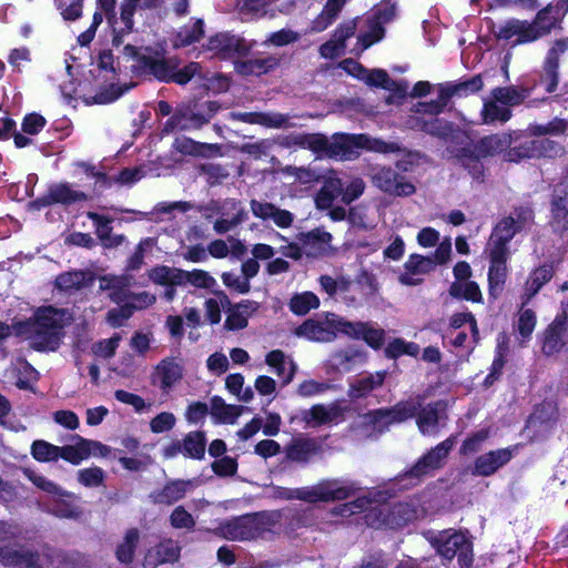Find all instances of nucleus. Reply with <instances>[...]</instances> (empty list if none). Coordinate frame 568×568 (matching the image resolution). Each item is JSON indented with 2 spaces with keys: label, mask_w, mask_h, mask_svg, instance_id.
Wrapping results in <instances>:
<instances>
[{
  "label": "nucleus",
  "mask_w": 568,
  "mask_h": 568,
  "mask_svg": "<svg viewBox=\"0 0 568 568\" xmlns=\"http://www.w3.org/2000/svg\"><path fill=\"white\" fill-rule=\"evenodd\" d=\"M332 328L354 339L364 341L373 349H379L385 343V331L373 327L367 322H349L344 318L332 322Z\"/></svg>",
  "instance_id": "6e6552de"
},
{
  "label": "nucleus",
  "mask_w": 568,
  "mask_h": 568,
  "mask_svg": "<svg viewBox=\"0 0 568 568\" xmlns=\"http://www.w3.org/2000/svg\"><path fill=\"white\" fill-rule=\"evenodd\" d=\"M456 435L448 436L445 440L424 453L413 466L399 473L393 479L400 488L409 489L420 485L425 478L434 476L442 469L456 444Z\"/></svg>",
  "instance_id": "20e7f679"
},
{
  "label": "nucleus",
  "mask_w": 568,
  "mask_h": 568,
  "mask_svg": "<svg viewBox=\"0 0 568 568\" xmlns=\"http://www.w3.org/2000/svg\"><path fill=\"white\" fill-rule=\"evenodd\" d=\"M50 197L54 204L71 205L75 202H84L88 194L82 191H75L69 183H53L48 187Z\"/></svg>",
  "instance_id": "a19ab883"
},
{
  "label": "nucleus",
  "mask_w": 568,
  "mask_h": 568,
  "mask_svg": "<svg viewBox=\"0 0 568 568\" xmlns=\"http://www.w3.org/2000/svg\"><path fill=\"white\" fill-rule=\"evenodd\" d=\"M204 36V22L197 19L191 27L183 28L178 33V47H187L199 42Z\"/></svg>",
  "instance_id": "052dcab7"
},
{
  "label": "nucleus",
  "mask_w": 568,
  "mask_h": 568,
  "mask_svg": "<svg viewBox=\"0 0 568 568\" xmlns=\"http://www.w3.org/2000/svg\"><path fill=\"white\" fill-rule=\"evenodd\" d=\"M514 142L510 133L501 132L485 135L477 141L457 148L453 152L456 163L462 166L473 180L484 182L486 176V168L484 160L494 158L503 153L506 162L519 163L526 159H539L540 152L537 151L535 140H526L517 145L511 146Z\"/></svg>",
  "instance_id": "f257e3e1"
},
{
  "label": "nucleus",
  "mask_w": 568,
  "mask_h": 568,
  "mask_svg": "<svg viewBox=\"0 0 568 568\" xmlns=\"http://www.w3.org/2000/svg\"><path fill=\"white\" fill-rule=\"evenodd\" d=\"M555 275V270L551 264H544L534 268L525 284V301L523 305L527 304L545 284L551 281Z\"/></svg>",
  "instance_id": "72a5a7b5"
},
{
  "label": "nucleus",
  "mask_w": 568,
  "mask_h": 568,
  "mask_svg": "<svg viewBox=\"0 0 568 568\" xmlns=\"http://www.w3.org/2000/svg\"><path fill=\"white\" fill-rule=\"evenodd\" d=\"M548 224L556 234L568 232V184L564 181L550 194Z\"/></svg>",
  "instance_id": "9d476101"
},
{
  "label": "nucleus",
  "mask_w": 568,
  "mask_h": 568,
  "mask_svg": "<svg viewBox=\"0 0 568 568\" xmlns=\"http://www.w3.org/2000/svg\"><path fill=\"white\" fill-rule=\"evenodd\" d=\"M568 45L565 39L556 40L548 49L541 69L539 71V84L545 88L547 93H554L559 84V61L560 55L567 50Z\"/></svg>",
  "instance_id": "1a4fd4ad"
},
{
  "label": "nucleus",
  "mask_w": 568,
  "mask_h": 568,
  "mask_svg": "<svg viewBox=\"0 0 568 568\" xmlns=\"http://www.w3.org/2000/svg\"><path fill=\"white\" fill-rule=\"evenodd\" d=\"M365 422L377 428L378 430L387 429L392 424H395L392 419L389 407L376 408L368 410L364 415Z\"/></svg>",
  "instance_id": "680f3d73"
},
{
  "label": "nucleus",
  "mask_w": 568,
  "mask_h": 568,
  "mask_svg": "<svg viewBox=\"0 0 568 568\" xmlns=\"http://www.w3.org/2000/svg\"><path fill=\"white\" fill-rule=\"evenodd\" d=\"M206 48L210 51H214L222 58H232L235 54L244 55L248 51V48L243 39L227 32H222L210 37Z\"/></svg>",
  "instance_id": "5701e85b"
},
{
  "label": "nucleus",
  "mask_w": 568,
  "mask_h": 568,
  "mask_svg": "<svg viewBox=\"0 0 568 568\" xmlns=\"http://www.w3.org/2000/svg\"><path fill=\"white\" fill-rule=\"evenodd\" d=\"M192 487L191 480H168L161 489L152 491L150 498L153 504L170 506L183 499Z\"/></svg>",
  "instance_id": "b1692460"
},
{
  "label": "nucleus",
  "mask_w": 568,
  "mask_h": 568,
  "mask_svg": "<svg viewBox=\"0 0 568 568\" xmlns=\"http://www.w3.org/2000/svg\"><path fill=\"white\" fill-rule=\"evenodd\" d=\"M140 544V530L136 527L126 529L121 541L118 542L114 549L116 560L125 566L134 561L135 551Z\"/></svg>",
  "instance_id": "f704fd0d"
},
{
  "label": "nucleus",
  "mask_w": 568,
  "mask_h": 568,
  "mask_svg": "<svg viewBox=\"0 0 568 568\" xmlns=\"http://www.w3.org/2000/svg\"><path fill=\"white\" fill-rule=\"evenodd\" d=\"M329 141L323 133H300L293 136L295 145L325 156L328 155Z\"/></svg>",
  "instance_id": "79ce46f5"
},
{
  "label": "nucleus",
  "mask_w": 568,
  "mask_h": 568,
  "mask_svg": "<svg viewBox=\"0 0 568 568\" xmlns=\"http://www.w3.org/2000/svg\"><path fill=\"white\" fill-rule=\"evenodd\" d=\"M93 442L78 436V443L75 445H64L58 447V459L72 464L79 465L82 460L87 459L91 455V445Z\"/></svg>",
  "instance_id": "58836bf2"
},
{
  "label": "nucleus",
  "mask_w": 568,
  "mask_h": 568,
  "mask_svg": "<svg viewBox=\"0 0 568 568\" xmlns=\"http://www.w3.org/2000/svg\"><path fill=\"white\" fill-rule=\"evenodd\" d=\"M173 58H165L164 54L151 47L143 48V55L139 58V64H134V72L139 75H149L159 82H165Z\"/></svg>",
  "instance_id": "9b49d317"
},
{
  "label": "nucleus",
  "mask_w": 568,
  "mask_h": 568,
  "mask_svg": "<svg viewBox=\"0 0 568 568\" xmlns=\"http://www.w3.org/2000/svg\"><path fill=\"white\" fill-rule=\"evenodd\" d=\"M514 37H517L514 41L515 44L530 43L544 38L534 21L519 19L508 20L498 32V38L501 40L509 41Z\"/></svg>",
  "instance_id": "f3484780"
},
{
  "label": "nucleus",
  "mask_w": 568,
  "mask_h": 568,
  "mask_svg": "<svg viewBox=\"0 0 568 568\" xmlns=\"http://www.w3.org/2000/svg\"><path fill=\"white\" fill-rule=\"evenodd\" d=\"M447 418V403L438 399L420 406L416 417V425L423 435H430L437 433L440 422H445Z\"/></svg>",
  "instance_id": "2eb2a0df"
},
{
  "label": "nucleus",
  "mask_w": 568,
  "mask_h": 568,
  "mask_svg": "<svg viewBox=\"0 0 568 568\" xmlns=\"http://www.w3.org/2000/svg\"><path fill=\"white\" fill-rule=\"evenodd\" d=\"M302 419L313 426H321L333 420L329 410L322 404L313 405L308 410L303 412Z\"/></svg>",
  "instance_id": "e2e57ef3"
},
{
  "label": "nucleus",
  "mask_w": 568,
  "mask_h": 568,
  "mask_svg": "<svg viewBox=\"0 0 568 568\" xmlns=\"http://www.w3.org/2000/svg\"><path fill=\"white\" fill-rule=\"evenodd\" d=\"M0 564L4 567L41 568L37 550H20L10 546H0Z\"/></svg>",
  "instance_id": "393cba45"
},
{
  "label": "nucleus",
  "mask_w": 568,
  "mask_h": 568,
  "mask_svg": "<svg viewBox=\"0 0 568 568\" xmlns=\"http://www.w3.org/2000/svg\"><path fill=\"white\" fill-rule=\"evenodd\" d=\"M280 520L278 510L247 513L221 521L213 529V534L233 541L254 540L272 532Z\"/></svg>",
  "instance_id": "7ed1b4c3"
},
{
  "label": "nucleus",
  "mask_w": 568,
  "mask_h": 568,
  "mask_svg": "<svg viewBox=\"0 0 568 568\" xmlns=\"http://www.w3.org/2000/svg\"><path fill=\"white\" fill-rule=\"evenodd\" d=\"M295 334L313 342H331L335 338V332L331 327L312 318L304 321Z\"/></svg>",
  "instance_id": "c9c22d12"
},
{
  "label": "nucleus",
  "mask_w": 568,
  "mask_h": 568,
  "mask_svg": "<svg viewBox=\"0 0 568 568\" xmlns=\"http://www.w3.org/2000/svg\"><path fill=\"white\" fill-rule=\"evenodd\" d=\"M489 428H481L477 432L471 433L463 440L459 447V455L468 456L478 453L481 449L483 444L489 438Z\"/></svg>",
  "instance_id": "4d7b16f0"
},
{
  "label": "nucleus",
  "mask_w": 568,
  "mask_h": 568,
  "mask_svg": "<svg viewBox=\"0 0 568 568\" xmlns=\"http://www.w3.org/2000/svg\"><path fill=\"white\" fill-rule=\"evenodd\" d=\"M134 314V307L131 304L124 303L119 307H114L108 311L106 322L113 327H120L125 321L131 318Z\"/></svg>",
  "instance_id": "69168bd1"
},
{
  "label": "nucleus",
  "mask_w": 568,
  "mask_h": 568,
  "mask_svg": "<svg viewBox=\"0 0 568 568\" xmlns=\"http://www.w3.org/2000/svg\"><path fill=\"white\" fill-rule=\"evenodd\" d=\"M405 163L397 161L394 166H379L374 170L372 181L382 192L393 196H410L416 186L404 174Z\"/></svg>",
  "instance_id": "423d86ee"
},
{
  "label": "nucleus",
  "mask_w": 568,
  "mask_h": 568,
  "mask_svg": "<svg viewBox=\"0 0 568 568\" xmlns=\"http://www.w3.org/2000/svg\"><path fill=\"white\" fill-rule=\"evenodd\" d=\"M434 546L437 552L446 560L457 557L460 568H471L474 562L473 542L460 531H443L435 538Z\"/></svg>",
  "instance_id": "0eeeda50"
},
{
  "label": "nucleus",
  "mask_w": 568,
  "mask_h": 568,
  "mask_svg": "<svg viewBox=\"0 0 568 568\" xmlns=\"http://www.w3.org/2000/svg\"><path fill=\"white\" fill-rule=\"evenodd\" d=\"M181 547L172 538H164L149 548L144 555V566L155 568L163 564H173L180 559Z\"/></svg>",
  "instance_id": "6ab92c4d"
},
{
  "label": "nucleus",
  "mask_w": 568,
  "mask_h": 568,
  "mask_svg": "<svg viewBox=\"0 0 568 568\" xmlns=\"http://www.w3.org/2000/svg\"><path fill=\"white\" fill-rule=\"evenodd\" d=\"M265 363L275 369V373L278 377H282V385L285 386L290 384L295 375L296 366L293 362L290 363V371H286V362L285 354L282 349H273L268 352L265 356Z\"/></svg>",
  "instance_id": "a18cd8bd"
},
{
  "label": "nucleus",
  "mask_w": 568,
  "mask_h": 568,
  "mask_svg": "<svg viewBox=\"0 0 568 568\" xmlns=\"http://www.w3.org/2000/svg\"><path fill=\"white\" fill-rule=\"evenodd\" d=\"M532 416L542 425L552 426L559 419V407L552 399H544L535 406Z\"/></svg>",
  "instance_id": "5fc2aeb1"
},
{
  "label": "nucleus",
  "mask_w": 568,
  "mask_h": 568,
  "mask_svg": "<svg viewBox=\"0 0 568 568\" xmlns=\"http://www.w3.org/2000/svg\"><path fill=\"white\" fill-rule=\"evenodd\" d=\"M387 371H377L362 376L349 384L347 395L352 399L366 398L372 392L381 388L387 377Z\"/></svg>",
  "instance_id": "bb28decb"
},
{
  "label": "nucleus",
  "mask_w": 568,
  "mask_h": 568,
  "mask_svg": "<svg viewBox=\"0 0 568 568\" xmlns=\"http://www.w3.org/2000/svg\"><path fill=\"white\" fill-rule=\"evenodd\" d=\"M509 254L488 251L489 267L487 274L488 298L490 302L500 297L508 277L507 261Z\"/></svg>",
  "instance_id": "4468645a"
},
{
  "label": "nucleus",
  "mask_w": 568,
  "mask_h": 568,
  "mask_svg": "<svg viewBox=\"0 0 568 568\" xmlns=\"http://www.w3.org/2000/svg\"><path fill=\"white\" fill-rule=\"evenodd\" d=\"M535 88L536 83L532 85L521 84L520 87H497L491 90V97L506 106H516L524 103L531 95Z\"/></svg>",
  "instance_id": "c756f323"
},
{
  "label": "nucleus",
  "mask_w": 568,
  "mask_h": 568,
  "mask_svg": "<svg viewBox=\"0 0 568 568\" xmlns=\"http://www.w3.org/2000/svg\"><path fill=\"white\" fill-rule=\"evenodd\" d=\"M225 206L230 210L236 211L231 219H217L214 222L213 229L217 234H225L231 229L243 223L247 219V213L241 207V202L235 199H229L225 201Z\"/></svg>",
  "instance_id": "49530a36"
},
{
  "label": "nucleus",
  "mask_w": 568,
  "mask_h": 568,
  "mask_svg": "<svg viewBox=\"0 0 568 568\" xmlns=\"http://www.w3.org/2000/svg\"><path fill=\"white\" fill-rule=\"evenodd\" d=\"M183 455L187 458L201 460L205 456L206 436L203 430L187 433L182 439Z\"/></svg>",
  "instance_id": "c03bdc74"
},
{
  "label": "nucleus",
  "mask_w": 568,
  "mask_h": 568,
  "mask_svg": "<svg viewBox=\"0 0 568 568\" xmlns=\"http://www.w3.org/2000/svg\"><path fill=\"white\" fill-rule=\"evenodd\" d=\"M440 87L444 90L443 100L448 99L449 101L454 97L467 98L478 93L484 89V79L481 74H475L466 80L442 83Z\"/></svg>",
  "instance_id": "a878e982"
},
{
  "label": "nucleus",
  "mask_w": 568,
  "mask_h": 568,
  "mask_svg": "<svg viewBox=\"0 0 568 568\" xmlns=\"http://www.w3.org/2000/svg\"><path fill=\"white\" fill-rule=\"evenodd\" d=\"M94 276L91 272L77 270L63 272L55 277L54 286L61 292H77L93 284Z\"/></svg>",
  "instance_id": "c85d7f7f"
},
{
  "label": "nucleus",
  "mask_w": 568,
  "mask_h": 568,
  "mask_svg": "<svg viewBox=\"0 0 568 568\" xmlns=\"http://www.w3.org/2000/svg\"><path fill=\"white\" fill-rule=\"evenodd\" d=\"M71 321L72 314L67 308L39 307L28 323L30 346L37 352H55L64 337V327Z\"/></svg>",
  "instance_id": "f03ea898"
},
{
  "label": "nucleus",
  "mask_w": 568,
  "mask_h": 568,
  "mask_svg": "<svg viewBox=\"0 0 568 568\" xmlns=\"http://www.w3.org/2000/svg\"><path fill=\"white\" fill-rule=\"evenodd\" d=\"M58 447L44 439H36L31 444L30 454L39 463H51L58 460Z\"/></svg>",
  "instance_id": "6e6d98bb"
},
{
  "label": "nucleus",
  "mask_w": 568,
  "mask_h": 568,
  "mask_svg": "<svg viewBox=\"0 0 568 568\" xmlns=\"http://www.w3.org/2000/svg\"><path fill=\"white\" fill-rule=\"evenodd\" d=\"M213 473L219 477H231L237 471V460L231 456H222L211 465Z\"/></svg>",
  "instance_id": "338daca9"
},
{
  "label": "nucleus",
  "mask_w": 568,
  "mask_h": 568,
  "mask_svg": "<svg viewBox=\"0 0 568 568\" xmlns=\"http://www.w3.org/2000/svg\"><path fill=\"white\" fill-rule=\"evenodd\" d=\"M368 144L366 134L335 133L329 141L327 158L349 160L358 155V150L368 149Z\"/></svg>",
  "instance_id": "f8f14e48"
},
{
  "label": "nucleus",
  "mask_w": 568,
  "mask_h": 568,
  "mask_svg": "<svg viewBox=\"0 0 568 568\" xmlns=\"http://www.w3.org/2000/svg\"><path fill=\"white\" fill-rule=\"evenodd\" d=\"M211 415L220 424H234L242 414V406L226 404L225 400L214 395L211 400Z\"/></svg>",
  "instance_id": "e433bc0d"
},
{
  "label": "nucleus",
  "mask_w": 568,
  "mask_h": 568,
  "mask_svg": "<svg viewBox=\"0 0 568 568\" xmlns=\"http://www.w3.org/2000/svg\"><path fill=\"white\" fill-rule=\"evenodd\" d=\"M564 18V13L552 1L545 8L540 9L536 13L532 21L535 22L538 31H540L541 36L546 37L551 33L552 30L561 29Z\"/></svg>",
  "instance_id": "473e14b6"
},
{
  "label": "nucleus",
  "mask_w": 568,
  "mask_h": 568,
  "mask_svg": "<svg viewBox=\"0 0 568 568\" xmlns=\"http://www.w3.org/2000/svg\"><path fill=\"white\" fill-rule=\"evenodd\" d=\"M498 102L494 99L491 101L484 102L481 110V119L485 124H494L496 122L505 123L507 122L513 113L511 110L507 106H500L497 104Z\"/></svg>",
  "instance_id": "864d4df0"
},
{
  "label": "nucleus",
  "mask_w": 568,
  "mask_h": 568,
  "mask_svg": "<svg viewBox=\"0 0 568 568\" xmlns=\"http://www.w3.org/2000/svg\"><path fill=\"white\" fill-rule=\"evenodd\" d=\"M536 324V313L531 308L521 307L516 323V329L524 341L530 339Z\"/></svg>",
  "instance_id": "bf43d9fd"
},
{
  "label": "nucleus",
  "mask_w": 568,
  "mask_h": 568,
  "mask_svg": "<svg viewBox=\"0 0 568 568\" xmlns=\"http://www.w3.org/2000/svg\"><path fill=\"white\" fill-rule=\"evenodd\" d=\"M320 304V298L315 293L305 291L303 293H295L291 297L288 308L294 315L304 316L310 313L311 310L318 308Z\"/></svg>",
  "instance_id": "de8ad7c7"
},
{
  "label": "nucleus",
  "mask_w": 568,
  "mask_h": 568,
  "mask_svg": "<svg viewBox=\"0 0 568 568\" xmlns=\"http://www.w3.org/2000/svg\"><path fill=\"white\" fill-rule=\"evenodd\" d=\"M348 0H327L321 13L312 21V30L322 32L338 18Z\"/></svg>",
  "instance_id": "ea45409f"
},
{
  "label": "nucleus",
  "mask_w": 568,
  "mask_h": 568,
  "mask_svg": "<svg viewBox=\"0 0 568 568\" xmlns=\"http://www.w3.org/2000/svg\"><path fill=\"white\" fill-rule=\"evenodd\" d=\"M281 514V520L277 524L283 526L286 535H292L302 528H308L316 525L317 518L312 507L288 508Z\"/></svg>",
  "instance_id": "412c9836"
},
{
  "label": "nucleus",
  "mask_w": 568,
  "mask_h": 568,
  "mask_svg": "<svg viewBox=\"0 0 568 568\" xmlns=\"http://www.w3.org/2000/svg\"><path fill=\"white\" fill-rule=\"evenodd\" d=\"M150 280L161 286L181 285V268L156 265L149 271Z\"/></svg>",
  "instance_id": "603ef678"
},
{
  "label": "nucleus",
  "mask_w": 568,
  "mask_h": 568,
  "mask_svg": "<svg viewBox=\"0 0 568 568\" xmlns=\"http://www.w3.org/2000/svg\"><path fill=\"white\" fill-rule=\"evenodd\" d=\"M515 447L489 450L476 457L471 468V475L476 477H489L507 465L514 457Z\"/></svg>",
  "instance_id": "ddd939ff"
},
{
  "label": "nucleus",
  "mask_w": 568,
  "mask_h": 568,
  "mask_svg": "<svg viewBox=\"0 0 568 568\" xmlns=\"http://www.w3.org/2000/svg\"><path fill=\"white\" fill-rule=\"evenodd\" d=\"M404 267L406 270V274L400 275V283L405 285H416L420 283L422 280H414L410 275L427 274L432 272L436 267V262H434L430 256L412 254L404 264Z\"/></svg>",
  "instance_id": "2f4dec72"
},
{
  "label": "nucleus",
  "mask_w": 568,
  "mask_h": 568,
  "mask_svg": "<svg viewBox=\"0 0 568 568\" xmlns=\"http://www.w3.org/2000/svg\"><path fill=\"white\" fill-rule=\"evenodd\" d=\"M191 284L197 288H211L215 285V280L209 272L203 270L184 271L181 270V285Z\"/></svg>",
  "instance_id": "13d9d810"
},
{
  "label": "nucleus",
  "mask_w": 568,
  "mask_h": 568,
  "mask_svg": "<svg viewBox=\"0 0 568 568\" xmlns=\"http://www.w3.org/2000/svg\"><path fill=\"white\" fill-rule=\"evenodd\" d=\"M520 230L521 225L511 215L503 217L493 229L489 251L510 255L508 244Z\"/></svg>",
  "instance_id": "aec40b11"
},
{
  "label": "nucleus",
  "mask_w": 568,
  "mask_h": 568,
  "mask_svg": "<svg viewBox=\"0 0 568 568\" xmlns=\"http://www.w3.org/2000/svg\"><path fill=\"white\" fill-rule=\"evenodd\" d=\"M568 325V313L562 311L557 314L555 320L547 326L544 332L541 352L546 356L558 354L565 346V332Z\"/></svg>",
  "instance_id": "a211bd4d"
},
{
  "label": "nucleus",
  "mask_w": 568,
  "mask_h": 568,
  "mask_svg": "<svg viewBox=\"0 0 568 568\" xmlns=\"http://www.w3.org/2000/svg\"><path fill=\"white\" fill-rule=\"evenodd\" d=\"M449 295L456 300H465L473 303H483V294L479 285L474 281L465 283L453 282Z\"/></svg>",
  "instance_id": "3c124183"
},
{
  "label": "nucleus",
  "mask_w": 568,
  "mask_h": 568,
  "mask_svg": "<svg viewBox=\"0 0 568 568\" xmlns=\"http://www.w3.org/2000/svg\"><path fill=\"white\" fill-rule=\"evenodd\" d=\"M377 518L389 529H400L417 518L416 507L407 501H398L378 510Z\"/></svg>",
  "instance_id": "dca6fc26"
},
{
  "label": "nucleus",
  "mask_w": 568,
  "mask_h": 568,
  "mask_svg": "<svg viewBox=\"0 0 568 568\" xmlns=\"http://www.w3.org/2000/svg\"><path fill=\"white\" fill-rule=\"evenodd\" d=\"M322 452L321 445L311 437L293 438L285 447V458L297 464H308L310 460Z\"/></svg>",
  "instance_id": "4be33fe9"
},
{
  "label": "nucleus",
  "mask_w": 568,
  "mask_h": 568,
  "mask_svg": "<svg viewBox=\"0 0 568 568\" xmlns=\"http://www.w3.org/2000/svg\"><path fill=\"white\" fill-rule=\"evenodd\" d=\"M174 149L183 155H203V150L209 145L205 143L196 142L187 136L176 138L173 143Z\"/></svg>",
  "instance_id": "0e129e2a"
},
{
  "label": "nucleus",
  "mask_w": 568,
  "mask_h": 568,
  "mask_svg": "<svg viewBox=\"0 0 568 568\" xmlns=\"http://www.w3.org/2000/svg\"><path fill=\"white\" fill-rule=\"evenodd\" d=\"M420 352L419 345L415 342H407L403 337H395L384 348V355L388 359H397L403 355L417 357Z\"/></svg>",
  "instance_id": "09e8293b"
},
{
  "label": "nucleus",
  "mask_w": 568,
  "mask_h": 568,
  "mask_svg": "<svg viewBox=\"0 0 568 568\" xmlns=\"http://www.w3.org/2000/svg\"><path fill=\"white\" fill-rule=\"evenodd\" d=\"M87 216L89 220H91L95 226L97 235L100 239V241L103 243L104 246L111 247L116 246L120 244L122 236L119 237V240H111V233H112V220L109 219L105 215L99 214L97 212H88Z\"/></svg>",
  "instance_id": "8fccbe9b"
},
{
  "label": "nucleus",
  "mask_w": 568,
  "mask_h": 568,
  "mask_svg": "<svg viewBox=\"0 0 568 568\" xmlns=\"http://www.w3.org/2000/svg\"><path fill=\"white\" fill-rule=\"evenodd\" d=\"M423 400V396L416 395L397 402L395 405L389 407L393 418L392 420L395 424H400L412 418L416 419Z\"/></svg>",
  "instance_id": "4c0bfd02"
},
{
  "label": "nucleus",
  "mask_w": 568,
  "mask_h": 568,
  "mask_svg": "<svg viewBox=\"0 0 568 568\" xmlns=\"http://www.w3.org/2000/svg\"><path fill=\"white\" fill-rule=\"evenodd\" d=\"M78 480L85 487H99L103 484L104 473L100 467L83 468L78 471Z\"/></svg>",
  "instance_id": "774afa93"
},
{
  "label": "nucleus",
  "mask_w": 568,
  "mask_h": 568,
  "mask_svg": "<svg viewBox=\"0 0 568 568\" xmlns=\"http://www.w3.org/2000/svg\"><path fill=\"white\" fill-rule=\"evenodd\" d=\"M281 64V59L275 55H268L265 58H256L239 61L235 64V70L239 74L248 77L256 75L261 77L275 70Z\"/></svg>",
  "instance_id": "7c9ffc66"
},
{
  "label": "nucleus",
  "mask_w": 568,
  "mask_h": 568,
  "mask_svg": "<svg viewBox=\"0 0 568 568\" xmlns=\"http://www.w3.org/2000/svg\"><path fill=\"white\" fill-rule=\"evenodd\" d=\"M358 489L359 487L354 481L326 479L320 481L313 487L295 489L294 497L310 504H315L318 501L328 503L345 500L354 496Z\"/></svg>",
  "instance_id": "39448f33"
},
{
  "label": "nucleus",
  "mask_w": 568,
  "mask_h": 568,
  "mask_svg": "<svg viewBox=\"0 0 568 568\" xmlns=\"http://www.w3.org/2000/svg\"><path fill=\"white\" fill-rule=\"evenodd\" d=\"M183 365L174 357H165L154 368V376L160 379V388L164 392L172 388L183 378Z\"/></svg>",
  "instance_id": "cd10ccee"
},
{
  "label": "nucleus",
  "mask_w": 568,
  "mask_h": 568,
  "mask_svg": "<svg viewBox=\"0 0 568 568\" xmlns=\"http://www.w3.org/2000/svg\"><path fill=\"white\" fill-rule=\"evenodd\" d=\"M202 70L199 62H189L183 68H179V60L173 58L170 65L166 81L164 83H176L179 85L187 84Z\"/></svg>",
  "instance_id": "37998d69"
}]
</instances>
